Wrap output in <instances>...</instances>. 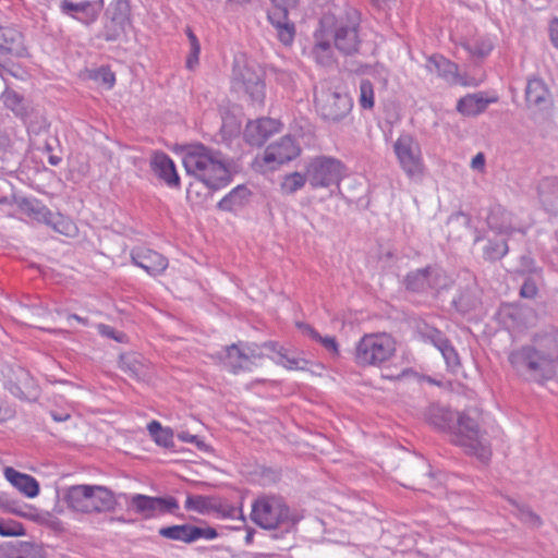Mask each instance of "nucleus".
Segmentation results:
<instances>
[{
  "instance_id": "29",
  "label": "nucleus",
  "mask_w": 558,
  "mask_h": 558,
  "mask_svg": "<svg viewBox=\"0 0 558 558\" xmlns=\"http://www.w3.org/2000/svg\"><path fill=\"white\" fill-rule=\"evenodd\" d=\"M0 558H44V555L38 545L21 542L0 546Z\"/></svg>"
},
{
  "instance_id": "39",
  "label": "nucleus",
  "mask_w": 558,
  "mask_h": 558,
  "mask_svg": "<svg viewBox=\"0 0 558 558\" xmlns=\"http://www.w3.org/2000/svg\"><path fill=\"white\" fill-rule=\"evenodd\" d=\"M44 223L50 226L54 231L64 235H72L76 231V227L73 221L58 213L54 214L50 211L49 218H46Z\"/></svg>"
},
{
  "instance_id": "56",
  "label": "nucleus",
  "mask_w": 558,
  "mask_h": 558,
  "mask_svg": "<svg viewBox=\"0 0 558 558\" xmlns=\"http://www.w3.org/2000/svg\"><path fill=\"white\" fill-rule=\"evenodd\" d=\"M315 341L319 342L331 354H333V355L339 354V348H338V343H337V340L335 337H331V336L322 337L320 336V339H316Z\"/></svg>"
},
{
  "instance_id": "47",
  "label": "nucleus",
  "mask_w": 558,
  "mask_h": 558,
  "mask_svg": "<svg viewBox=\"0 0 558 558\" xmlns=\"http://www.w3.org/2000/svg\"><path fill=\"white\" fill-rule=\"evenodd\" d=\"M29 135H40L41 131L48 126L46 118L39 112H33L23 118Z\"/></svg>"
},
{
  "instance_id": "16",
  "label": "nucleus",
  "mask_w": 558,
  "mask_h": 558,
  "mask_svg": "<svg viewBox=\"0 0 558 558\" xmlns=\"http://www.w3.org/2000/svg\"><path fill=\"white\" fill-rule=\"evenodd\" d=\"M315 104L322 116L331 121L343 119L352 109L350 96L341 93H330L326 99L315 94Z\"/></svg>"
},
{
  "instance_id": "27",
  "label": "nucleus",
  "mask_w": 558,
  "mask_h": 558,
  "mask_svg": "<svg viewBox=\"0 0 558 558\" xmlns=\"http://www.w3.org/2000/svg\"><path fill=\"white\" fill-rule=\"evenodd\" d=\"M252 195V192L244 184H240L232 189L225 197H222L217 207L223 211H235L244 207Z\"/></svg>"
},
{
  "instance_id": "15",
  "label": "nucleus",
  "mask_w": 558,
  "mask_h": 558,
  "mask_svg": "<svg viewBox=\"0 0 558 558\" xmlns=\"http://www.w3.org/2000/svg\"><path fill=\"white\" fill-rule=\"evenodd\" d=\"M105 7V0L73 2L62 0L59 4L62 14L68 15L85 26L94 24Z\"/></svg>"
},
{
  "instance_id": "7",
  "label": "nucleus",
  "mask_w": 558,
  "mask_h": 558,
  "mask_svg": "<svg viewBox=\"0 0 558 558\" xmlns=\"http://www.w3.org/2000/svg\"><path fill=\"white\" fill-rule=\"evenodd\" d=\"M456 416L457 421L450 428L452 429L451 441L481 461H488L492 454L489 442L478 423L466 412L457 413Z\"/></svg>"
},
{
  "instance_id": "17",
  "label": "nucleus",
  "mask_w": 558,
  "mask_h": 558,
  "mask_svg": "<svg viewBox=\"0 0 558 558\" xmlns=\"http://www.w3.org/2000/svg\"><path fill=\"white\" fill-rule=\"evenodd\" d=\"M131 259L134 265L153 277L161 275L168 267L167 257L148 247H134L131 251Z\"/></svg>"
},
{
  "instance_id": "14",
  "label": "nucleus",
  "mask_w": 558,
  "mask_h": 558,
  "mask_svg": "<svg viewBox=\"0 0 558 558\" xmlns=\"http://www.w3.org/2000/svg\"><path fill=\"white\" fill-rule=\"evenodd\" d=\"M274 8L268 12V20L277 31L279 40L288 46L295 36V26L289 21V10L294 8L299 0H270Z\"/></svg>"
},
{
  "instance_id": "48",
  "label": "nucleus",
  "mask_w": 558,
  "mask_h": 558,
  "mask_svg": "<svg viewBox=\"0 0 558 558\" xmlns=\"http://www.w3.org/2000/svg\"><path fill=\"white\" fill-rule=\"evenodd\" d=\"M108 12L114 20L130 22V3L129 0H113Z\"/></svg>"
},
{
  "instance_id": "36",
  "label": "nucleus",
  "mask_w": 558,
  "mask_h": 558,
  "mask_svg": "<svg viewBox=\"0 0 558 558\" xmlns=\"http://www.w3.org/2000/svg\"><path fill=\"white\" fill-rule=\"evenodd\" d=\"M147 430L157 445L165 448H170L173 446L172 430L168 427H162L158 421H151L147 425Z\"/></svg>"
},
{
  "instance_id": "9",
  "label": "nucleus",
  "mask_w": 558,
  "mask_h": 558,
  "mask_svg": "<svg viewBox=\"0 0 558 558\" xmlns=\"http://www.w3.org/2000/svg\"><path fill=\"white\" fill-rule=\"evenodd\" d=\"M344 172L345 167L340 160L326 156L313 158L306 167L307 179L313 189L338 185Z\"/></svg>"
},
{
  "instance_id": "49",
  "label": "nucleus",
  "mask_w": 558,
  "mask_h": 558,
  "mask_svg": "<svg viewBox=\"0 0 558 558\" xmlns=\"http://www.w3.org/2000/svg\"><path fill=\"white\" fill-rule=\"evenodd\" d=\"M25 534V529L22 523L14 520L0 519V535L1 536H21Z\"/></svg>"
},
{
  "instance_id": "1",
  "label": "nucleus",
  "mask_w": 558,
  "mask_h": 558,
  "mask_svg": "<svg viewBox=\"0 0 558 558\" xmlns=\"http://www.w3.org/2000/svg\"><path fill=\"white\" fill-rule=\"evenodd\" d=\"M359 26V14L352 9L324 14L313 34L311 58L318 65L329 68L337 63L336 50L347 56L355 53L361 44Z\"/></svg>"
},
{
  "instance_id": "64",
  "label": "nucleus",
  "mask_w": 558,
  "mask_h": 558,
  "mask_svg": "<svg viewBox=\"0 0 558 558\" xmlns=\"http://www.w3.org/2000/svg\"><path fill=\"white\" fill-rule=\"evenodd\" d=\"M102 82L111 88L114 85L116 77L114 74L110 71H104L102 73Z\"/></svg>"
},
{
  "instance_id": "22",
  "label": "nucleus",
  "mask_w": 558,
  "mask_h": 558,
  "mask_svg": "<svg viewBox=\"0 0 558 558\" xmlns=\"http://www.w3.org/2000/svg\"><path fill=\"white\" fill-rule=\"evenodd\" d=\"M221 114V126L220 134L221 140H233L241 133V109L235 105H227L220 108Z\"/></svg>"
},
{
  "instance_id": "25",
  "label": "nucleus",
  "mask_w": 558,
  "mask_h": 558,
  "mask_svg": "<svg viewBox=\"0 0 558 558\" xmlns=\"http://www.w3.org/2000/svg\"><path fill=\"white\" fill-rule=\"evenodd\" d=\"M486 222L490 230L499 234H511L515 231L511 213L498 204L490 207Z\"/></svg>"
},
{
  "instance_id": "51",
  "label": "nucleus",
  "mask_w": 558,
  "mask_h": 558,
  "mask_svg": "<svg viewBox=\"0 0 558 558\" xmlns=\"http://www.w3.org/2000/svg\"><path fill=\"white\" fill-rule=\"evenodd\" d=\"M43 150L48 155V161L51 166H58L61 162L62 150L60 148V142H54V145L50 142H45Z\"/></svg>"
},
{
  "instance_id": "42",
  "label": "nucleus",
  "mask_w": 558,
  "mask_h": 558,
  "mask_svg": "<svg viewBox=\"0 0 558 558\" xmlns=\"http://www.w3.org/2000/svg\"><path fill=\"white\" fill-rule=\"evenodd\" d=\"M508 253V244L505 240H489L484 247V258L490 262L501 259Z\"/></svg>"
},
{
  "instance_id": "37",
  "label": "nucleus",
  "mask_w": 558,
  "mask_h": 558,
  "mask_svg": "<svg viewBox=\"0 0 558 558\" xmlns=\"http://www.w3.org/2000/svg\"><path fill=\"white\" fill-rule=\"evenodd\" d=\"M192 525L191 524H181V525H171L159 529L158 533L160 536L180 541L186 544L192 543Z\"/></svg>"
},
{
  "instance_id": "55",
  "label": "nucleus",
  "mask_w": 558,
  "mask_h": 558,
  "mask_svg": "<svg viewBox=\"0 0 558 558\" xmlns=\"http://www.w3.org/2000/svg\"><path fill=\"white\" fill-rule=\"evenodd\" d=\"M192 543L199 539V538H206V539H214L218 536L217 531L214 527H199L192 525Z\"/></svg>"
},
{
  "instance_id": "8",
  "label": "nucleus",
  "mask_w": 558,
  "mask_h": 558,
  "mask_svg": "<svg viewBox=\"0 0 558 558\" xmlns=\"http://www.w3.org/2000/svg\"><path fill=\"white\" fill-rule=\"evenodd\" d=\"M396 353L393 338L386 333H368L363 336L355 347L354 360L362 367L380 366Z\"/></svg>"
},
{
  "instance_id": "43",
  "label": "nucleus",
  "mask_w": 558,
  "mask_h": 558,
  "mask_svg": "<svg viewBox=\"0 0 558 558\" xmlns=\"http://www.w3.org/2000/svg\"><path fill=\"white\" fill-rule=\"evenodd\" d=\"M2 101L4 106L12 110L16 116L22 118L25 117L26 110L24 106V99L14 90H5L2 94Z\"/></svg>"
},
{
  "instance_id": "35",
  "label": "nucleus",
  "mask_w": 558,
  "mask_h": 558,
  "mask_svg": "<svg viewBox=\"0 0 558 558\" xmlns=\"http://www.w3.org/2000/svg\"><path fill=\"white\" fill-rule=\"evenodd\" d=\"M307 179V174L294 171L283 175L280 182V192L283 195H292L304 187Z\"/></svg>"
},
{
  "instance_id": "5",
  "label": "nucleus",
  "mask_w": 558,
  "mask_h": 558,
  "mask_svg": "<svg viewBox=\"0 0 558 558\" xmlns=\"http://www.w3.org/2000/svg\"><path fill=\"white\" fill-rule=\"evenodd\" d=\"M63 500L73 511L86 514L111 512L117 507L113 492L101 485H72L64 490Z\"/></svg>"
},
{
  "instance_id": "3",
  "label": "nucleus",
  "mask_w": 558,
  "mask_h": 558,
  "mask_svg": "<svg viewBox=\"0 0 558 558\" xmlns=\"http://www.w3.org/2000/svg\"><path fill=\"white\" fill-rule=\"evenodd\" d=\"M183 165L189 174L210 190H219L231 181V173L222 160L221 153L202 143H192L185 147Z\"/></svg>"
},
{
  "instance_id": "53",
  "label": "nucleus",
  "mask_w": 558,
  "mask_h": 558,
  "mask_svg": "<svg viewBox=\"0 0 558 558\" xmlns=\"http://www.w3.org/2000/svg\"><path fill=\"white\" fill-rule=\"evenodd\" d=\"M244 351H245V354L247 356V362L251 364V371L253 369V367H255L257 364H256V360H260L264 357V353L262 352V344H257V343H246L244 347H243Z\"/></svg>"
},
{
  "instance_id": "32",
  "label": "nucleus",
  "mask_w": 558,
  "mask_h": 558,
  "mask_svg": "<svg viewBox=\"0 0 558 558\" xmlns=\"http://www.w3.org/2000/svg\"><path fill=\"white\" fill-rule=\"evenodd\" d=\"M453 416L450 410L438 404H430L425 411L427 422L438 429H450Z\"/></svg>"
},
{
  "instance_id": "31",
  "label": "nucleus",
  "mask_w": 558,
  "mask_h": 558,
  "mask_svg": "<svg viewBox=\"0 0 558 558\" xmlns=\"http://www.w3.org/2000/svg\"><path fill=\"white\" fill-rule=\"evenodd\" d=\"M119 366L121 371L136 380L143 379L147 374V366L143 362L142 356L136 353L122 354Z\"/></svg>"
},
{
  "instance_id": "57",
  "label": "nucleus",
  "mask_w": 558,
  "mask_h": 558,
  "mask_svg": "<svg viewBox=\"0 0 558 558\" xmlns=\"http://www.w3.org/2000/svg\"><path fill=\"white\" fill-rule=\"evenodd\" d=\"M426 337L438 350H440L441 347L445 345V343H447V341L449 340L448 338L445 337V335L441 331L437 329L430 330L428 333H426Z\"/></svg>"
},
{
  "instance_id": "41",
  "label": "nucleus",
  "mask_w": 558,
  "mask_h": 558,
  "mask_svg": "<svg viewBox=\"0 0 558 558\" xmlns=\"http://www.w3.org/2000/svg\"><path fill=\"white\" fill-rule=\"evenodd\" d=\"M275 363L282 365L288 369H305L308 365V361L291 354L286 348L279 352V356L274 359Z\"/></svg>"
},
{
  "instance_id": "26",
  "label": "nucleus",
  "mask_w": 558,
  "mask_h": 558,
  "mask_svg": "<svg viewBox=\"0 0 558 558\" xmlns=\"http://www.w3.org/2000/svg\"><path fill=\"white\" fill-rule=\"evenodd\" d=\"M459 45L470 57L478 59L487 57L494 48L492 38L486 35H474L463 38L460 40Z\"/></svg>"
},
{
  "instance_id": "50",
  "label": "nucleus",
  "mask_w": 558,
  "mask_h": 558,
  "mask_svg": "<svg viewBox=\"0 0 558 558\" xmlns=\"http://www.w3.org/2000/svg\"><path fill=\"white\" fill-rule=\"evenodd\" d=\"M439 351L449 368L456 369L457 367L460 366L459 354L454 347L451 344L450 340H448L447 343H445V345H442Z\"/></svg>"
},
{
  "instance_id": "24",
  "label": "nucleus",
  "mask_w": 558,
  "mask_h": 558,
  "mask_svg": "<svg viewBox=\"0 0 558 558\" xmlns=\"http://www.w3.org/2000/svg\"><path fill=\"white\" fill-rule=\"evenodd\" d=\"M5 478L23 495L34 498L39 494V484L35 477L21 473L11 466L4 469Z\"/></svg>"
},
{
  "instance_id": "13",
  "label": "nucleus",
  "mask_w": 558,
  "mask_h": 558,
  "mask_svg": "<svg viewBox=\"0 0 558 558\" xmlns=\"http://www.w3.org/2000/svg\"><path fill=\"white\" fill-rule=\"evenodd\" d=\"M426 70L437 74L449 85L477 86L478 82L474 77L459 72L458 65L440 54H433L426 60Z\"/></svg>"
},
{
  "instance_id": "58",
  "label": "nucleus",
  "mask_w": 558,
  "mask_h": 558,
  "mask_svg": "<svg viewBox=\"0 0 558 558\" xmlns=\"http://www.w3.org/2000/svg\"><path fill=\"white\" fill-rule=\"evenodd\" d=\"M537 288L532 280H526L520 289V294L523 298L532 299L536 295Z\"/></svg>"
},
{
  "instance_id": "18",
  "label": "nucleus",
  "mask_w": 558,
  "mask_h": 558,
  "mask_svg": "<svg viewBox=\"0 0 558 558\" xmlns=\"http://www.w3.org/2000/svg\"><path fill=\"white\" fill-rule=\"evenodd\" d=\"M153 173L170 189H180L181 181L173 160L162 151H155L149 161Z\"/></svg>"
},
{
  "instance_id": "45",
  "label": "nucleus",
  "mask_w": 558,
  "mask_h": 558,
  "mask_svg": "<svg viewBox=\"0 0 558 558\" xmlns=\"http://www.w3.org/2000/svg\"><path fill=\"white\" fill-rule=\"evenodd\" d=\"M510 502L515 507V515L524 523L533 526L539 527L543 523L541 517L536 514L529 506L519 505L518 502L510 500Z\"/></svg>"
},
{
  "instance_id": "11",
  "label": "nucleus",
  "mask_w": 558,
  "mask_h": 558,
  "mask_svg": "<svg viewBox=\"0 0 558 558\" xmlns=\"http://www.w3.org/2000/svg\"><path fill=\"white\" fill-rule=\"evenodd\" d=\"M393 151L405 175L414 182H422L425 165L417 142H395Z\"/></svg>"
},
{
  "instance_id": "44",
  "label": "nucleus",
  "mask_w": 558,
  "mask_h": 558,
  "mask_svg": "<svg viewBox=\"0 0 558 558\" xmlns=\"http://www.w3.org/2000/svg\"><path fill=\"white\" fill-rule=\"evenodd\" d=\"M128 24L125 21L114 20L110 16V21L104 27L101 37L107 41H116L123 35Z\"/></svg>"
},
{
  "instance_id": "52",
  "label": "nucleus",
  "mask_w": 558,
  "mask_h": 558,
  "mask_svg": "<svg viewBox=\"0 0 558 558\" xmlns=\"http://www.w3.org/2000/svg\"><path fill=\"white\" fill-rule=\"evenodd\" d=\"M184 507L186 510H194L203 513L207 509V499L201 495H189Z\"/></svg>"
},
{
  "instance_id": "59",
  "label": "nucleus",
  "mask_w": 558,
  "mask_h": 558,
  "mask_svg": "<svg viewBox=\"0 0 558 558\" xmlns=\"http://www.w3.org/2000/svg\"><path fill=\"white\" fill-rule=\"evenodd\" d=\"M296 327L304 336H307L312 340L315 341L316 339H320L318 331H316L311 325L298 322Z\"/></svg>"
},
{
  "instance_id": "40",
  "label": "nucleus",
  "mask_w": 558,
  "mask_h": 558,
  "mask_svg": "<svg viewBox=\"0 0 558 558\" xmlns=\"http://www.w3.org/2000/svg\"><path fill=\"white\" fill-rule=\"evenodd\" d=\"M21 34L12 28L0 27V53L17 51Z\"/></svg>"
},
{
  "instance_id": "6",
  "label": "nucleus",
  "mask_w": 558,
  "mask_h": 558,
  "mask_svg": "<svg viewBox=\"0 0 558 558\" xmlns=\"http://www.w3.org/2000/svg\"><path fill=\"white\" fill-rule=\"evenodd\" d=\"M252 520L265 530L283 527L291 530L300 521V517L292 512L282 498L276 496H263L252 505Z\"/></svg>"
},
{
  "instance_id": "19",
  "label": "nucleus",
  "mask_w": 558,
  "mask_h": 558,
  "mask_svg": "<svg viewBox=\"0 0 558 558\" xmlns=\"http://www.w3.org/2000/svg\"><path fill=\"white\" fill-rule=\"evenodd\" d=\"M498 101L496 95L483 92L468 94L457 102V111L464 117H474L484 112L487 107Z\"/></svg>"
},
{
  "instance_id": "21",
  "label": "nucleus",
  "mask_w": 558,
  "mask_h": 558,
  "mask_svg": "<svg viewBox=\"0 0 558 558\" xmlns=\"http://www.w3.org/2000/svg\"><path fill=\"white\" fill-rule=\"evenodd\" d=\"M282 130V123L274 118H259L248 121L244 130V140H268Z\"/></svg>"
},
{
  "instance_id": "63",
  "label": "nucleus",
  "mask_w": 558,
  "mask_h": 558,
  "mask_svg": "<svg viewBox=\"0 0 558 558\" xmlns=\"http://www.w3.org/2000/svg\"><path fill=\"white\" fill-rule=\"evenodd\" d=\"M262 347H263L264 349H267V350L271 351V352H275V353L277 354V356H276V357H278V356H279V352H280L281 350H283V348H284V347L280 345V344H279L278 342H276V341H266V342H264V343L262 344Z\"/></svg>"
},
{
  "instance_id": "38",
  "label": "nucleus",
  "mask_w": 558,
  "mask_h": 558,
  "mask_svg": "<svg viewBox=\"0 0 558 558\" xmlns=\"http://www.w3.org/2000/svg\"><path fill=\"white\" fill-rule=\"evenodd\" d=\"M185 34L189 40V53L186 56L185 66L190 71H194L199 63L201 43L191 27H186Z\"/></svg>"
},
{
  "instance_id": "20",
  "label": "nucleus",
  "mask_w": 558,
  "mask_h": 558,
  "mask_svg": "<svg viewBox=\"0 0 558 558\" xmlns=\"http://www.w3.org/2000/svg\"><path fill=\"white\" fill-rule=\"evenodd\" d=\"M219 361L231 373L251 372V364L243 348L239 344H231L223 348L217 353Z\"/></svg>"
},
{
  "instance_id": "60",
  "label": "nucleus",
  "mask_w": 558,
  "mask_h": 558,
  "mask_svg": "<svg viewBox=\"0 0 558 558\" xmlns=\"http://www.w3.org/2000/svg\"><path fill=\"white\" fill-rule=\"evenodd\" d=\"M548 31L553 46L558 49V17L550 21Z\"/></svg>"
},
{
  "instance_id": "62",
  "label": "nucleus",
  "mask_w": 558,
  "mask_h": 558,
  "mask_svg": "<svg viewBox=\"0 0 558 558\" xmlns=\"http://www.w3.org/2000/svg\"><path fill=\"white\" fill-rule=\"evenodd\" d=\"M262 347H263L264 349H267V350L271 351V352H275V353L277 354V356H276V357H278V356H279V352H280L281 350H283V348H284V347L280 345V344H279L278 342H276V341H266V342H264V343L262 344Z\"/></svg>"
},
{
  "instance_id": "46",
  "label": "nucleus",
  "mask_w": 558,
  "mask_h": 558,
  "mask_svg": "<svg viewBox=\"0 0 558 558\" xmlns=\"http://www.w3.org/2000/svg\"><path fill=\"white\" fill-rule=\"evenodd\" d=\"M359 104L363 109L371 110L375 104L374 86L368 80L360 82Z\"/></svg>"
},
{
  "instance_id": "33",
  "label": "nucleus",
  "mask_w": 558,
  "mask_h": 558,
  "mask_svg": "<svg viewBox=\"0 0 558 558\" xmlns=\"http://www.w3.org/2000/svg\"><path fill=\"white\" fill-rule=\"evenodd\" d=\"M16 204L23 213L37 221L45 222L50 216V210L37 199L22 197L16 201Z\"/></svg>"
},
{
  "instance_id": "2",
  "label": "nucleus",
  "mask_w": 558,
  "mask_h": 558,
  "mask_svg": "<svg viewBox=\"0 0 558 558\" xmlns=\"http://www.w3.org/2000/svg\"><path fill=\"white\" fill-rule=\"evenodd\" d=\"M533 344L522 345L508 354V362L519 375L542 383L554 378L558 368V329L549 327L535 333Z\"/></svg>"
},
{
  "instance_id": "10",
  "label": "nucleus",
  "mask_w": 558,
  "mask_h": 558,
  "mask_svg": "<svg viewBox=\"0 0 558 558\" xmlns=\"http://www.w3.org/2000/svg\"><path fill=\"white\" fill-rule=\"evenodd\" d=\"M302 149L296 142H272L263 154L254 159V166L259 170H276L300 156Z\"/></svg>"
},
{
  "instance_id": "23",
  "label": "nucleus",
  "mask_w": 558,
  "mask_h": 558,
  "mask_svg": "<svg viewBox=\"0 0 558 558\" xmlns=\"http://www.w3.org/2000/svg\"><path fill=\"white\" fill-rule=\"evenodd\" d=\"M525 100L530 108L544 109L550 104V94L545 82L539 77L527 80Z\"/></svg>"
},
{
  "instance_id": "12",
  "label": "nucleus",
  "mask_w": 558,
  "mask_h": 558,
  "mask_svg": "<svg viewBox=\"0 0 558 558\" xmlns=\"http://www.w3.org/2000/svg\"><path fill=\"white\" fill-rule=\"evenodd\" d=\"M130 507L144 519H151L162 514H177L180 506L173 496L153 497L135 494L131 497Z\"/></svg>"
},
{
  "instance_id": "30",
  "label": "nucleus",
  "mask_w": 558,
  "mask_h": 558,
  "mask_svg": "<svg viewBox=\"0 0 558 558\" xmlns=\"http://www.w3.org/2000/svg\"><path fill=\"white\" fill-rule=\"evenodd\" d=\"M538 197L544 208L555 213L558 207V178H544L537 186Z\"/></svg>"
},
{
  "instance_id": "28",
  "label": "nucleus",
  "mask_w": 558,
  "mask_h": 558,
  "mask_svg": "<svg viewBox=\"0 0 558 558\" xmlns=\"http://www.w3.org/2000/svg\"><path fill=\"white\" fill-rule=\"evenodd\" d=\"M434 274L438 275L436 269L430 266L409 272L404 279L407 290L424 292L429 288H434L435 286L432 283V276Z\"/></svg>"
},
{
  "instance_id": "34",
  "label": "nucleus",
  "mask_w": 558,
  "mask_h": 558,
  "mask_svg": "<svg viewBox=\"0 0 558 558\" xmlns=\"http://www.w3.org/2000/svg\"><path fill=\"white\" fill-rule=\"evenodd\" d=\"M452 304L460 313H469L480 304V299L474 288H466L452 300Z\"/></svg>"
},
{
  "instance_id": "61",
  "label": "nucleus",
  "mask_w": 558,
  "mask_h": 558,
  "mask_svg": "<svg viewBox=\"0 0 558 558\" xmlns=\"http://www.w3.org/2000/svg\"><path fill=\"white\" fill-rule=\"evenodd\" d=\"M471 167L474 170L482 171L485 167V156L483 153L475 155L471 161Z\"/></svg>"
},
{
  "instance_id": "54",
  "label": "nucleus",
  "mask_w": 558,
  "mask_h": 558,
  "mask_svg": "<svg viewBox=\"0 0 558 558\" xmlns=\"http://www.w3.org/2000/svg\"><path fill=\"white\" fill-rule=\"evenodd\" d=\"M97 328L101 336L113 339L119 343H123L128 339V336L124 332L118 331L109 325L99 324Z\"/></svg>"
},
{
  "instance_id": "4",
  "label": "nucleus",
  "mask_w": 558,
  "mask_h": 558,
  "mask_svg": "<svg viewBox=\"0 0 558 558\" xmlns=\"http://www.w3.org/2000/svg\"><path fill=\"white\" fill-rule=\"evenodd\" d=\"M263 68L245 54L234 57L231 73V90L245 96L252 104L263 105L266 97Z\"/></svg>"
}]
</instances>
